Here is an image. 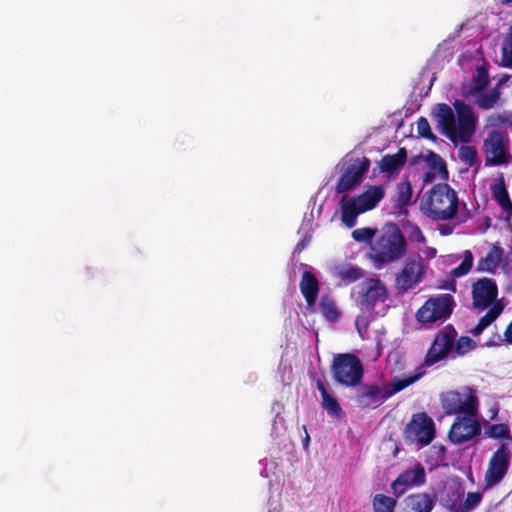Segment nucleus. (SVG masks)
Segmentation results:
<instances>
[{
	"label": "nucleus",
	"mask_w": 512,
	"mask_h": 512,
	"mask_svg": "<svg viewBox=\"0 0 512 512\" xmlns=\"http://www.w3.org/2000/svg\"><path fill=\"white\" fill-rule=\"evenodd\" d=\"M435 433L434 421L422 412L412 415L411 420L405 427L404 438L406 441L424 447L433 441Z\"/></svg>",
	"instance_id": "obj_8"
},
{
	"label": "nucleus",
	"mask_w": 512,
	"mask_h": 512,
	"mask_svg": "<svg viewBox=\"0 0 512 512\" xmlns=\"http://www.w3.org/2000/svg\"><path fill=\"white\" fill-rule=\"evenodd\" d=\"M408 158L407 150L404 147L398 149L395 154H386L379 161V170L388 175L398 173L406 164Z\"/></svg>",
	"instance_id": "obj_18"
},
{
	"label": "nucleus",
	"mask_w": 512,
	"mask_h": 512,
	"mask_svg": "<svg viewBox=\"0 0 512 512\" xmlns=\"http://www.w3.org/2000/svg\"><path fill=\"white\" fill-rule=\"evenodd\" d=\"M473 263H474V257H473V254L470 250H465L463 252V260L462 262L455 268H453L450 272L451 276L455 277V278H460V277H463L465 275H467L472 267H473Z\"/></svg>",
	"instance_id": "obj_36"
},
{
	"label": "nucleus",
	"mask_w": 512,
	"mask_h": 512,
	"mask_svg": "<svg viewBox=\"0 0 512 512\" xmlns=\"http://www.w3.org/2000/svg\"><path fill=\"white\" fill-rule=\"evenodd\" d=\"M484 436L491 439L501 440V443L509 442L512 444L511 430L506 423L489 425L484 431Z\"/></svg>",
	"instance_id": "obj_28"
},
{
	"label": "nucleus",
	"mask_w": 512,
	"mask_h": 512,
	"mask_svg": "<svg viewBox=\"0 0 512 512\" xmlns=\"http://www.w3.org/2000/svg\"><path fill=\"white\" fill-rule=\"evenodd\" d=\"M417 131L419 136L429 139L435 140L436 136L432 133L430 124L425 117H420L417 121Z\"/></svg>",
	"instance_id": "obj_43"
},
{
	"label": "nucleus",
	"mask_w": 512,
	"mask_h": 512,
	"mask_svg": "<svg viewBox=\"0 0 512 512\" xmlns=\"http://www.w3.org/2000/svg\"><path fill=\"white\" fill-rule=\"evenodd\" d=\"M412 195V186L408 179L398 183L396 189V205L399 208L409 205L411 203Z\"/></svg>",
	"instance_id": "obj_31"
},
{
	"label": "nucleus",
	"mask_w": 512,
	"mask_h": 512,
	"mask_svg": "<svg viewBox=\"0 0 512 512\" xmlns=\"http://www.w3.org/2000/svg\"><path fill=\"white\" fill-rule=\"evenodd\" d=\"M426 481L424 467L417 463L413 468L403 471L391 484L396 498L402 496L409 488L419 487Z\"/></svg>",
	"instance_id": "obj_16"
},
{
	"label": "nucleus",
	"mask_w": 512,
	"mask_h": 512,
	"mask_svg": "<svg viewBox=\"0 0 512 512\" xmlns=\"http://www.w3.org/2000/svg\"><path fill=\"white\" fill-rule=\"evenodd\" d=\"M486 166H499L508 162L505 138L499 130H491L483 142Z\"/></svg>",
	"instance_id": "obj_11"
},
{
	"label": "nucleus",
	"mask_w": 512,
	"mask_h": 512,
	"mask_svg": "<svg viewBox=\"0 0 512 512\" xmlns=\"http://www.w3.org/2000/svg\"><path fill=\"white\" fill-rule=\"evenodd\" d=\"M425 371L422 367L417 368L416 372L413 375H409L403 378L395 377L392 382H386V392L388 399L391 398L394 394L404 390L408 386L414 384L418 381L423 375Z\"/></svg>",
	"instance_id": "obj_25"
},
{
	"label": "nucleus",
	"mask_w": 512,
	"mask_h": 512,
	"mask_svg": "<svg viewBox=\"0 0 512 512\" xmlns=\"http://www.w3.org/2000/svg\"><path fill=\"white\" fill-rule=\"evenodd\" d=\"M303 431H304L303 447H304V449H307L308 446H309L310 437H309V434L307 432L306 426H303Z\"/></svg>",
	"instance_id": "obj_49"
},
{
	"label": "nucleus",
	"mask_w": 512,
	"mask_h": 512,
	"mask_svg": "<svg viewBox=\"0 0 512 512\" xmlns=\"http://www.w3.org/2000/svg\"><path fill=\"white\" fill-rule=\"evenodd\" d=\"M407 251V241L399 227L391 224L370 243L368 259L378 270L400 260Z\"/></svg>",
	"instance_id": "obj_2"
},
{
	"label": "nucleus",
	"mask_w": 512,
	"mask_h": 512,
	"mask_svg": "<svg viewBox=\"0 0 512 512\" xmlns=\"http://www.w3.org/2000/svg\"><path fill=\"white\" fill-rule=\"evenodd\" d=\"M452 231H453V228H452V227H450V226H448V225H445V226H443V227L441 228V234H442V235H449V234H451V233H452Z\"/></svg>",
	"instance_id": "obj_50"
},
{
	"label": "nucleus",
	"mask_w": 512,
	"mask_h": 512,
	"mask_svg": "<svg viewBox=\"0 0 512 512\" xmlns=\"http://www.w3.org/2000/svg\"><path fill=\"white\" fill-rule=\"evenodd\" d=\"M459 158L462 162L473 166L477 159V150L474 146H461L459 149Z\"/></svg>",
	"instance_id": "obj_40"
},
{
	"label": "nucleus",
	"mask_w": 512,
	"mask_h": 512,
	"mask_svg": "<svg viewBox=\"0 0 512 512\" xmlns=\"http://www.w3.org/2000/svg\"><path fill=\"white\" fill-rule=\"evenodd\" d=\"M482 500V495L479 492H469L466 499L461 503L456 512H469L474 509Z\"/></svg>",
	"instance_id": "obj_39"
},
{
	"label": "nucleus",
	"mask_w": 512,
	"mask_h": 512,
	"mask_svg": "<svg viewBox=\"0 0 512 512\" xmlns=\"http://www.w3.org/2000/svg\"><path fill=\"white\" fill-rule=\"evenodd\" d=\"M512 458V444L500 443L488 462L484 476L485 488H492L502 481L508 472Z\"/></svg>",
	"instance_id": "obj_7"
},
{
	"label": "nucleus",
	"mask_w": 512,
	"mask_h": 512,
	"mask_svg": "<svg viewBox=\"0 0 512 512\" xmlns=\"http://www.w3.org/2000/svg\"><path fill=\"white\" fill-rule=\"evenodd\" d=\"M436 172L428 171L424 173L423 182L424 184H430L435 180Z\"/></svg>",
	"instance_id": "obj_47"
},
{
	"label": "nucleus",
	"mask_w": 512,
	"mask_h": 512,
	"mask_svg": "<svg viewBox=\"0 0 512 512\" xmlns=\"http://www.w3.org/2000/svg\"><path fill=\"white\" fill-rule=\"evenodd\" d=\"M441 406L447 415L476 416L478 413V398L474 394H462L458 391H448L440 397Z\"/></svg>",
	"instance_id": "obj_10"
},
{
	"label": "nucleus",
	"mask_w": 512,
	"mask_h": 512,
	"mask_svg": "<svg viewBox=\"0 0 512 512\" xmlns=\"http://www.w3.org/2000/svg\"><path fill=\"white\" fill-rule=\"evenodd\" d=\"M453 106L457 114V122L452 108L446 103H439L433 109L437 121V128L451 142L468 143L475 133L477 118L472 107L464 101L456 100Z\"/></svg>",
	"instance_id": "obj_1"
},
{
	"label": "nucleus",
	"mask_w": 512,
	"mask_h": 512,
	"mask_svg": "<svg viewBox=\"0 0 512 512\" xmlns=\"http://www.w3.org/2000/svg\"><path fill=\"white\" fill-rule=\"evenodd\" d=\"M388 298V290L379 278H370L363 282L359 306L361 310L372 311L377 303H383Z\"/></svg>",
	"instance_id": "obj_14"
},
{
	"label": "nucleus",
	"mask_w": 512,
	"mask_h": 512,
	"mask_svg": "<svg viewBox=\"0 0 512 512\" xmlns=\"http://www.w3.org/2000/svg\"><path fill=\"white\" fill-rule=\"evenodd\" d=\"M339 276L342 280L352 283L362 277V270L359 267H346L339 272Z\"/></svg>",
	"instance_id": "obj_41"
},
{
	"label": "nucleus",
	"mask_w": 512,
	"mask_h": 512,
	"mask_svg": "<svg viewBox=\"0 0 512 512\" xmlns=\"http://www.w3.org/2000/svg\"><path fill=\"white\" fill-rule=\"evenodd\" d=\"M385 191L382 186H369L362 194L354 198L364 212L372 210L384 198Z\"/></svg>",
	"instance_id": "obj_23"
},
{
	"label": "nucleus",
	"mask_w": 512,
	"mask_h": 512,
	"mask_svg": "<svg viewBox=\"0 0 512 512\" xmlns=\"http://www.w3.org/2000/svg\"><path fill=\"white\" fill-rule=\"evenodd\" d=\"M461 497V492L458 488L450 487L446 488L444 493L441 496V504L443 507L448 509L451 512H456L458 510L457 502Z\"/></svg>",
	"instance_id": "obj_34"
},
{
	"label": "nucleus",
	"mask_w": 512,
	"mask_h": 512,
	"mask_svg": "<svg viewBox=\"0 0 512 512\" xmlns=\"http://www.w3.org/2000/svg\"><path fill=\"white\" fill-rule=\"evenodd\" d=\"M319 309L325 319L334 323L340 318V312L335 304L333 298L329 295H323L319 302Z\"/></svg>",
	"instance_id": "obj_29"
},
{
	"label": "nucleus",
	"mask_w": 512,
	"mask_h": 512,
	"mask_svg": "<svg viewBox=\"0 0 512 512\" xmlns=\"http://www.w3.org/2000/svg\"><path fill=\"white\" fill-rule=\"evenodd\" d=\"M405 502L411 512H431L435 504L434 498L427 493L409 495Z\"/></svg>",
	"instance_id": "obj_26"
},
{
	"label": "nucleus",
	"mask_w": 512,
	"mask_h": 512,
	"mask_svg": "<svg viewBox=\"0 0 512 512\" xmlns=\"http://www.w3.org/2000/svg\"><path fill=\"white\" fill-rule=\"evenodd\" d=\"M501 53V66L512 68V27H510L509 33L502 45Z\"/></svg>",
	"instance_id": "obj_37"
},
{
	"label": "nucleus",
	"mask_w": 512,
	"mask_h": 512,
	"mask_svg": "<svg viewBox=\"0 0 512 512\" xmlns=\"http://www.w3.org/2000/svg\"><path fill=\"white\" fill-rule=\"evenodd\" d=\"M477 347L476 342L468 336H461L457 341L455 340V352L458 356H463Z\"/></svg>",
	"instance_id": "obj_38"
},
{
	"label": "nucleus",
	"mask_w": 512,
	"mask_h": 512,
	"mask_svg": "<svg viewBox=\"0 0 512 512\" xmlns=\"http://www.w3.org/2000/svg\"><path fill=\"white\" fill-rule=\"evenodd\" d=\"M432 453L435 455L437 461H443L445 459L446 448L443 445L432 446Z\"/></svg>",
	"instance_id": "obj_45"
},
{
	"label": "nucleus",
	"mask_w": 512,
	"mask_h": 512,
	"mask_svg": "<svg viewBox=\"0 0 512 512\" xmlns=\"http://www.w3.org/2000/svg\"><path fill=\"white\" fill-rule=\"evenodd\" d=\"M457 331L453 325L448 324L438 331L424 357L423 366L431 367L448 357L453 351Z\"/></svg>",
	"instance_id": "obj_6"
},
{
	"label": "nucleus",
	"mask_w": 512,
	"mask_h": 512,
	"mask_svg": "<svg viewBox=\"0 0 512 512\" xmlns=\"http://www.w3.org/2000/svg\"><path fill=\"white\" fill-rule=\"evenodd\" d=\"M503 309L504 306L500 302L493 304L486 314L479 319L477 325L470 330V333L475 337L481 335L501 315Z\"/></svg>",
	"instance_id": "obj_27"
},
{
	"label": "nucleus",
	"mask_w": 512,
	"mask_h": 512,
	"mask_svg": "<svg viewBox=\"0 0 512 512\" xmlns=\"http://www.w3.org/2000/svg\"><path fill=\"white\" fill-rule=\"evenodd\" d=\"M511 2H512V0H501V3H502L503 5H508V4H510Z\"/></svg>",
	"instance_id": "obj_53"
},
{
	"label": "nucleus",
	"mask_w": 512,
	"mask_h": 512,
	"mask_svg": "<svg viewBox=\"0 0 512 512\" xmlns=\"http://www.w3.org/2000/svg\"><path fill=\"white\" fill-rule=\"evenodd\" d=\"M370 160L363 157L350 168H348L339 178L336 185L337 193H345L353 189L360 183L362 176L369 170Z\"/></svg>",
	"instance_id": "obj_17"
},
{
	"label": "nucleus",
	"mask_w": 512,
	"mask_h": 512,
	"mask_svg": "<svg viewBox=\"0 0 512 512\" xmlns=\"http://www.w3.org/2000/svg\"><path fill=\"white\" fill-rule=\"evenodd\" d=\"M331 372L338 384L355 388L363 380L364 367L356 355L342 353L334 356Z\"/></svg>",
	"instance_id": "obj_4"
},
{
	"label": "nucleus",
	"mask_w": 512,
	"mask_h": 512,
	"mask_svg": "<svg viewBox=\"0 0 512 512\" xmlns=\"http://www.w3.org/2000/svg\"><path fill=\"white\" fill-rule=\"evenodd\" d=\"M459 200L456 191L447 183L434 185L422 198L420 208L434 221L453 219L458 213Z\"/></svg>",
	"instance_id": "obj_3"
},
{
	"label": "nucleus",
	"mask_w": 512,
	"mask_h": 512,
	"mask_svg": "<svg viewBox=\"0 0 512 512\" xmlns=\"http://www.w3.org/2000/svg\"><path fill=\"white\" fill-rule=\"evenodd\" d=\"M426 162L431 171L438 173L441 179L446 180L448 178L449 173L446 163L439 154L430 151L426 156Z\"/></svg>",
	"instance_id": "obj_32"
},
{
	"label": "nucleus",
	"mask_w": 512,
	"mask_h": 512,
	"mask_svg": "<svg viewBox=\"0 0 512 512\" xmlns=\"http://www.w3.org/2000/svg\"><path fill=\"white\" fill-rule=\"evenodd\" d=\"M375 233H376V230L369 228V227L359 228L352 232V238L356 242H360V243L367 242V241L371 242L372 240H374Z\"/></svg>",
	"instance_id": "obj_42"
},
{
	"label": "nucleus",
	"mask_w": 512,
	"mask_h": 512,
	"mask_svg": "<svg viewBox=\"0 0 512 512\" xmlns=\"http://www.w3.org/2000/svg\"><path fill=\"white\" fill-rule=\"evenodd\" d=\"M497 337L500 341H502V339L500 338L499 335H497ZM503 341H505L508 344H512V321L508 324V326L506 327V329L504 331Z\"/></svg>",
	"instance_id": "obj_46"
},
{
	"label": "nucleus",
	"mask_w": 512,
	"mask_h": 512,
	"mask_svg": "<svg viewBox=\"0 0 512 512\" xmlns=\"http://www.w3.org/2000/svg\"><path fill=\"white\" fill-rule=\"evenodd\" d=\"M304 247H305V243H304V241H301V242H299V243L297 244V249H302V248H304Z\"/></svg>",
	"instance_id": "obj_52"
},
{
	"label": "nucleus",
	"mask_w": 512,
	"mask_h": 512,
	"mask_svg": "<svg viewBox=\"0 0 512 512\" xmlns=\"http://www.w3.org/2000/svg\"><path fill=\"white\" fill-rule=\"evenodd\" d=\"M492 118H494V116H493ZM495 118H496L497 120H500V119H501V116H500V115H496V116H495Z\"/></svg>",
	"instance_id": "obj_54"
},
{
	"label": "nucleus",
	"mask_w": 512,
	"mask_h": 512,
	"mask_svg": "<svg viewBox=\"0 0 512 512\" xmlns=\"http://www.w3.org/2000/svg\"><path fill=\"white\" fill-rule=\"evenodd\" d=\"M299 287L307 306H314L319 293V282L316 276L311 271H304Z\"/></svg>",
	"instance_id": "obj_19"
},
{
	"label": "nucleus",
	"mask_w": 512,
	"mask_h": 512,
	"mask_svg": "<svg viewBox=\"0 0 512 512\" xmlns=\"http://www.w3.org/2000/svg\"><path fill=\"white\" fill-rule=\"evenodd\" d=\"M340 206L342 223L348 228L354 227L358 215L364 213V211L354 197L347 198V196H343L340 201Z\"/></svg>",
	"instance_id": "obj_22"
},
{
	"label": "nucleus",
	"mask_w": 512,
	"mask_h": 512,
	"mask_svg": "<svg viewBox=\"0 0 512 512\" xmlns=\"http://www.w3.org/2000/svg\"><path fill=\"white\" fill-rule=\"evenodd\" d=\"M491 192L493 198L496 200L498 205L502 208L503 212L506 213V220L510 221L512 218V201L506 188L505 180L501 176L492 186Z\"/></svg>",
	"instance_id": "obj_21"
},
{
	"label": "nucleus",
	"mask_w": 512,
	"mask_h": 512,
	"mask_svg": "<svg viewBox=\"0 0 512 512\" xmlns=\"http://www.w3.org/2000/svg\"><path fill=\"white\" fill-rule=\"evenodd\" d=\"M510 78H512L511 75L503 74L494 88H498V90L500 91L501 86L507 83L510 80Z\"/></svg>",
	"instance_id": "obj_48"
},
{
	"label": "nucleus",
	"mask_w": 512,
	"mask_h": 512,
	"mask_svg": "<svg viewBox=\"0 0 512 512\" xmlns=\"http://www.w3.org/2000/svg\"><path fill=\"white\" fill-rule=\"evenodd\" d=\"M409 238L411 241L416 243H424L425 236L423 235L421 229L418 226H412Z\"/></svg>",
	"instance_id": "obj_44"
},
{
	"label": "nucleus",
	"mask_w": 512,
	"mask_h": 512,
	"mask_svg": "<svg viewBox=\"0 0 512 512\" xmlns=\"http://www.w3.org/2000/svg\"><path fill=\"white\" fill-rule=\"evenodd\" d=\"M397 498L389 497L384 494H376L372 500L374 512H395Z\"/></svg>",
	"instance_id": "obj_30"
},
{
	"label": "nucleus",
	"mask_w": 512,
	"mask_h": 512,
	"mask_svg": "<svg viewBox=\"0 0 512 512\" xmlns=\"http://www.w3.org/2000/svg\"><path fill=\"white\" fill-rule=\"evenodd\" d=\"M472 304L478 311H484L497 303L498 286L492 278H479L472 285Z\"/></svg>",
	"instance_id": "obj_12"
},
{
	"label": "nucleus",
	"mask_w": 512,
	"mask_h": 512,
	"mask_svg": "<svg viewBox=\"0 0 512 512\" xmlns=\"http://www.w3.org/2000/svg\"><path fill=\"white\" fill-rule=\"evenodd\" d=\"M501 92L498 88H492L490 93H482L476 99L477 106L482 110L492 109L500 99Z\"/></svg>",
	"instance_id": "obj_35"
},
{
	"label": "nucleus",
	"mask_w": 512,
	"mask_h": 512,
	"mask_svg": "<svg viewBox=\"0 0 512 512\" xmlns=\"http://www.w3.org/2000/svg\"><path fill=\"white\" fill-rule=\"evenodd\" d=\"M424 274L422 259H408L402 270L396 275V286L401 292L413 289L422 281Z\"/></svg>",
	"instance_id": "obj_15"
},
{
	"label": "nucleus",
	"mask_w": 512,
	"mask_h": 512,
	"mask_svg": "<svg viewBox=\"0 0 512 512\" xmlns=\"http://www.w3.org/2000/svg\"><path fill=\"white\" fill-rule=\"evenodd\" d=\"M356 388L354 401L361 409H376L388 400L386 381L361 382Z\"/></svg>",
	"instance_id": "obj_9"
},
{
	"label": "nucleus",
	"mask_w": 512,
	"mask_h": 512,
	"mask_svg": "<svg viewBox=\"0 0 512 512\" xmlns=\"http://www.w3.org/2000/svg\"><path fill=\"white\" fill-rule=\"evenodd\" d=\"M504 256V249L493 244L487 255L477 261L476 271L479 273H494Z\"/></svg>",
	"instance_id": "obj_20"
},
{
	"label": "nucleus",
	"mask_w": 512,
	"mask_h": 512,
	"mask_svg": "<svg viewBox=\"0 0 512 512\" xmlns=\"http://www.w3.org/2000/svg\"><path fill=\"white\" fill-rule=\"evenodd\" d=\"M454 306L455 301L451 294L430 297L417 310L416 319L424 324L445 321L452 314Z\"/></svg>",
	"instance_id": "obj_5"
},
{
	"label": "nucleus",
	"mask_w": 512,
	"mask_h": 512,
	"mask_svg": "<svg viewBox=\"0 0 512 512\" xmlns=\"http://www.w3.org/2000/svg\"><path fill=\"white\" fill-rule=\"evenodd\" d=\"M496 345V342L494 340H489L486 342V346L487 347H492V346H495Z\"/></svg>",
	"instance_id": "obj_51"
},
{
	"label": "nucleus",
	"mask_w": 512,
	"mask_h": 512,
	"mask_svg": "<svg viewBox=\"0 0 512 512\" xmlns=\"http://www.w3.org/2000/svg\"><path fill=\"white\" fill-rule=\"evenodd\" d=\"M473 87L470 90V93L475 94L478 92H482L490 83L489 73L486 67L478 66L476 68L475 74L472 78Z\"/></svg>",
	"instance_id": "obj_33"
},
{
	"label": "nucleus",
	"mask_w": 512,
	"mask_h": 512,
	"mask_svg": "<svg viewBox=\"0 0 512 512\" xmlns=\"http://www.w3.org/2000/svg\"><path fill=\"white\" fill-rule=\"evenodd\" d=\"M316 386L321 394L323 409L326 410L330 416L340 418L343 411L337 398L328 392L322 380L318 379L316 381Z\"/></svg>",
	"instance_id": "obj_24"
},
{
	"label": "nucleus",
	"mask_w": 512,
	"mask_h": 512,
	"mask_svg": "<svg viewBox=\"0 0 512 512\" xmlns=\"http://www.w3.org/2000/svg\"><path fill=\"white\" fill-rule=\"evenodd\" d=\"M474 416L458 415L448 433L449 440L454 444H463L481 433V425Z\"/></svg>",
	"instance_id": "obj_13"
}]
</instances>
